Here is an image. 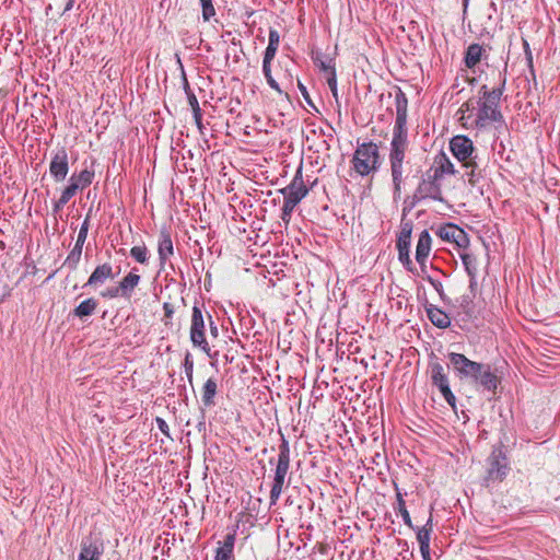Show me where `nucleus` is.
I'll return each instance as SVG.
<instances>
[{
    "label": "nucleus",
    "mask_w": 560,
    "mask_h": 560,
    "mask_svg": "<svg viewBox=\"0 0 560 560\" xmlns=\"http://www.w3.org/2000/svg\"><path fill=\"white\" fill-rule=\"evenodd\" d=\"M443 396V398L446 400V402L452 407L455 408L456 405V397L451 390L450 383L443 386H440L438 388Z\"/></svg>",
    "instance_id": "c9c22d12"
},
{
    "label": "nucleus",
    "mask_w": 560,
    "mask_h": 560,
    "mask_svg": "<svg viewBox=\"0 0 560 560\" xmlns=\"http://www.w3.org/2000/svg\"><path fill=\"white\" fill-rule=\"evenodd\" d=\"M428 281L434 287L438 292H442V283L433 278L429 277Z\"/></svg>",
    "instance_id": "13d9d810"
},
{
    "label": "nucleus",
    "mask_w": 560,
    "mask_h": 560,
    "mask_svg": "<svg viewBox=\"0 0 560 560\" xmlns=\"http://www.w3.org/2000/svg\"><path fill=\"white\" fill-rule=\"evenodd\" d=\"M137 268H133L128 275H126L119 282V290L122 291V298L129 299L139 284L141 278L136 273Z\"/></svg>",
    "instance_id": "4be33fe9"
},
{
    "label": "nucleus",
    "mask_w": 560,
    "mask_h": 560,
    "mask_svg": "<svg viewBox=\"0 0 560 560\" xmlns=\"http://www.w3.org/2000/svg\"><path fill=\"white\" fill-rule=\"evenodd\" d=\"M396 119L393 128V138L389 148V163H405L408 150L407 107L406 94L398 90L395 95Z\"/></svg>",
    "instance_id": "f257e3e1"
},
{
    "label": "nucleus",
    "mask_w": 560,
    "mask_h": 560,
    "mask_svg": "<svg viewBox=\"0 0 560 560\" xmlns=\"http://www.w3.org/2000/svg\"><path fill=\"white\" fill-rule=\"evenodd\" d=\"M399 514L401 515V517H402V520H404V523H405L408 527H410V528L415 529V527H413V525H412L411 517H410V515H409L408 510H407V509H404V511H402V512H400Z\"/></svg>",
    "instance_id": "603ef678"
},
{
    "label": "nucleus",
    "mask_w": 560,
    "mask_h": 560,
    "mask_svg": "<svg viewBox=\"0 0 560 560\" xmlns=\"http://www.w3.org/2000/svg\"><path fill=\"white\" fill-rule=\"evenodd\" d=\"M395 490H396V506H395V510L400 513L404 511V509H407L406 508V502L404 500V495L400 491V489L395 486Z\"/></svg>",
    "instance_id": "37998d69"
},
{
    "label": "nucleus",
    "mask_w": 560,
    "mask_h": 560,
    "mask_svg": "<svg viewBox=\"0 0 560 560\" xmlns=\"http://www.w3.org/2000/svg\"><path fill=\"white\" fill-rule=\"evenodd\" d=\"M189 338L194 347L210 355V346L206 339V325L201 306L195 304L191 311Z\"/></svg>",
    "instance_id": "0eeeda50"
},
{
    "label": "nucleus",
    "mask_w": 560,
    "mask_h": 560,
    "mask_svg": "<svg viewBox=\"0 0 560 560\" xmlns=\"http://www.w3.org/2000/svg\"><path fill=\"white\" fill-rule=\"evenodd\" d=\"M500 383V377L491 370V366L485 364L482 375H480L477 386H480L483 390L489 393H495Z\"/></svg>",
    "instance_id": "aec40b11"
},
{
    "label": "nucleus",
    "mask_w": 560,
    "mask_h": 560,
    "mask_svg": "<svg viewBox=\"0 0 560 560\" xmlns=\"http://www.w3.org/2000/svg\"><path fill=\"white\" fill-rule=\"evenodd\" d=\"M524 46V54L527 62V67L529 69L530 75L535 79V69H534V61H533V54L529 47V44L527 40H523Z\"/></svg>",
    "instance_id": "4c0bfd02"
},
{
    "label": "nucleus",
    "mask_w": 560,
    "mask_h": 560,
    "mask_svg": "<svg viewBox=\"0 0 560 560\" xmlns=\"http://www.w3.org/2000/svg\"><path fill=\"white\" fill-rule=\"evenodd\" d=\"M298 88H299V90H300V92H301V94H302L303 98L305 100V102H306L308 105L314 106V105H313V102H312V98H311V96H310V94H308V92H307L306 86H305L301 81H299V82H298Z\"/></svg>",
    "instance_id": "09e8293b"
},
{
    "label": "nucleus",
    "mask_w": 560,
    "mask_h": 560,
    "mask_svg": "<svg viewBox=\"0 0 560 560\" xmlns=\"http://www.w3.org/2000/svg\"><path fill=\"white\" fill-rule=\"evenodd\" d=\"M277 459H269V464H276L273 481L270 490V504H276L279 500L285 483V478L290 467V444L282 433Z\"/></svg>",
    "instance_id": "20e7f679"
},
{
    "label": "nucleus",
    "mask_w": 560,
    "mask_h": 560,
    "mask_svg": "<svg viewBox=\"0 0 560 560\" xmlns=\"http://www.w3.org/2000/svg\"><path fill=\"white\" fill-rule=\"evenodd\" d=\"M280 43V35L277 30L270 28L269 30V37H268V46L275 47L278 49Z\"/></svg>",
    "instance_id": "79ce46f5"
},
{
    "label": "nucleus",
    "mask_w": 560,
    "mask_h": 560,
    "mask_svg": "<svg viewBox=\"0 0 560 560\" xmlns=\"http://www.w3.org/2000/svg\"><path fill=\"white\" fill-rule=\"evenodd\" d=\"M450 150L463 164L477 160L472 141L466 136H455L450 141Z\"/></svg>",
    "instance_id": "9d476101"
},
{
    "label": "nucleus",
    "mask_w": 560,
    "mask_h": 560,
    "mask_svg": "<svg viewBox=\"0 0 560 560\" xmlns=\"http://www.w3.org/2000/svg\"><path fill=\"white\" fill-rule=\"evenodd\" d=\"M430 373H431V382L432 385L435 387H440L443 385L448 384V376L445 372L444 366L439 362H431L430 363Z\"/></svg>",
    "instance_id": "393cba45"
},
{
    "label": "nucleus",
    "mask_w": 560,
    "mask_h": 560,
    "mask_svg": "<svg viewBox=\"0 0 560 560\" xmlns=\"http://www.w3.org/2000/svg\"><path fill=\"white\" fill-rule=\"evenodd\" d=\"M94 178V171L93 170H82L78 175L72 174L69 182H74V185H78V189L83 190L84 188L89 187Z\"/></svg>",
    "instance_id": "cd10ccee"
},
{
    "label": "nucleus",
    "mask_w": 560,
    "mask_h": 560,
    "mask_svg": "<svg viewBox=\"0 0 560 560\" xmlns=\"http://www.w3.org/2000/svg\"><path fill=\"white\" fill-rule=\"evenodd\" d=\"M214 560H234L233 551L219 547L215 551Z\"/></svg>",
    "instance_id": "a19ab883"
},
{
    "label": "nucleus",
    "mask_w": 560,
    "mask_h": 560,
    "mask_svg": "<svg viewBox=\"0 0 560 560\" xmlns=\"http://www.w3.org/2000/svg\"><path fill=\"white\" fill-rule=\"evenodd\" d=\"M427 316L430 322L438 328L445 329L451 326V317L435 305L425 307Z\"/></svg>",
    "instance_id": "6ab92c4d"
},
{
    "label": "nucleus",
    "mask_w": 560,
    "mask_h": 560,
    "mask_svg": "<svg viewBox=\"0 0 560 560\" xmlns=\"http://www.w3.org/2000/svg\"><path fill=\"white\" fill-rule=\"evenodd\" d=\"M184 369L189 384H192L194 360L190 352L185 354Z\"/></svg>",
    "instance_id": "e433bc0d"
},
{
    "label": "nucleus",
    "mask_w": 560,
    "mask_h": 560,
    "mask_svg": "<svg viewBox=\"0 0 560 560\" xmlns=\"http://www.w3.org/2000/svg\"><path fill=\"white\" fill-rule=\"evenodd\" d=\"M97 307V301L94 298H89L82 301L74 310L73 315L79 318L91 316Z\"/></svg>",
    "instance_id": "bb28decb"
},
{
    "label": "nucleus",
    "mask_w": 560,
    "mask_h": 560,
    "mask_svg": "<svg viewBox=\"0 0 560 560\" xmlns=\"http://www.w3.org/2000/svg\"><path fill=\"white\" fill-rule=\"evenodd\" d=\"M432 532V517L430 516L427 523L417 529V540L419 542L420 549H427L430 547Z\"/></svg>",
    "instance_id": "c756f323"
},
{
    "label": "nucleus",
    "mask_w": 560,
    "mask_h": 560,
    "mask_svg": "<svg viewBox=\"0 0 560 560\" xmlns=\"http://www.w3.org/2000/svg\"><path fill=\"white\" fill-rule=\"evenodd\" d=\"M237 527L238 526L236 525L235 528H233V530L225 536L224 542L221 546L222 548L229 549L231 551L234 550V544H235V539H236Z\"/></svg>",
    "instance_id": "ea45409f"
},
{
    "label": "nucleus",
    "mask_w": 560,
    "mask_h": 560,
    "mask_svg": "<svg viewBox=\"0 0 560 560\" xmlns=\"http://www.w3.org/2000/svg\"><path fill=\"white\" fill-rule=\"evenodd\" d=\"M267 83H268V85H269L271 89H273V90H275V91H277L278 93H280V94L282 93V91H281V89H280V86H279V84L277 83V81H276L273 78H272V79H270L269 81H267Z\"/></svg>",
    "instance_id": "bf43d9fd"
},
{
    "label": "nucleus",
    "mask_w": 560,
    "mask_h": 560,
    "mask_svg": "<svg viewBox=\"0 0 560 560\" xmlns=\"http://www.w3.org/2000/svg\"><path fill=\"white\" fill-rule=\"evenodd\" d=\"M116 273L113 270V266L109 262H104L96 266L94 271L89 277L84 287H100L105 283L108 279H114Z\"/></svg>",
    "instance_id": "4468645a"
},
{
    "label": "nucleus",
    "mask_w": 560,
    "mask_h": 560,
    "mask_svg": "<svg viewBox=\"0 0 560 560\" xmlns=\"http://www.w3.org/2000/svg\"><path fill=\"white\" fill-rule=\"evenodd\" d=\"M218 392V384L214 378H208L201 389V400L205 407L214 406V397Z\"/></svg>",
    "instance_id": "5701e85b"
},
{
    "label": "nucleus",
    "mask_w": 560,
    "mask_h": 560,
    "mask_svg": "<svg viewBox=\"0 0 560 560\" xmlns=\"http://www.w3.org/2000/svg\"><path fill=\"white\" fill-rule=\"evenodd\" d=\"M101 295L103 298L113 299V298H117V296H122V291L119 290V285H118L116 288L107 289L106 291L102 292Z\"/></svg>",
    "instance_id": "49530a36"
},
{
    "label": "nucleus",
    "mask_w": 560,
    "mask_h": 560,
    "mask_svg": "<svg viewBox=\"0 0 560 560\" xmlns=\"http://www.w3.org/2000/svg\"><path fill=\"white\" fill-rule=\"evenodd\" d=\"M351 163L353 170L361 176L376 173L381 166L377 144L372 141L358 144Z\"/></svg>",
    "instance_id": "39448f33"
},
{
    "label": "nucleus",
    "mask_w": 560,
    "mask_h": 560,
    "mask_svg": "<svg viewBox=\"0 0 560 560\" xmlns=\"http://www.w3.org/2000/svg\"><path fill=\"white\" fill-rule=\"evenodd\" d=\"M485 48L477 43L470 44L465 51L464 63L468 69H474L482 59H486Z\"/></svg>",
    "instance_id": "a211bd4d"
},
{
    "label": "nucleus",
    "mask_w": 560,
    "mask_h": 560,
    "mask_svg": "<svg viewBox=\"0 0 560 560\" xmlns=\"http://www.w3.org/2000/svg\"><path fill=\"white\" fill-rule=\"evenodd\" d=\"M509 469V462L505 454L502 450L495 448L488 458V469L485 481L487 485L490 482H501L505 478Z\"/></svg>",
    "instance_id": "1a4fd4ad"
},
{
    "label": "nucleus",
    "mask_w": 560,
    "mask_h": 560,
    "mask_svg": "<svg viewBox=\"0 0 560 560\" xmlns=\"http://www.w3.org/2000/svg\"><path fill=\"white\" fill-rule=\"evenodd\" d=\"M202 8V19L208 22L212 16L215 15V10L212 4V0H199Z\"/></svg>",
    "instance_id": "f704fd0d"
},
{
    "label": "nucleus",
    "mask_w": 560,
    "mask_h": 560,
    "mask_svg": "<svg viewBox=\"0 0 560 560\" xmlns=\"http://www.w3.org/2000/svg\"><path fill=\"white\" fill-rule=\"evenodd\" d=\"M462 262L470 278V287L476 285V277H477V258L467 252L459 254Z\"/></svg>",
    "instance_id": "a878e982"
},
{
    "label": "nucleus",
    "mask_w": 560,
    "mask_h": 560,
    "mask_svg": "<svg viewBox=\"0 0 560 560\" xmlns=\"http://www.w3.org/2000/svg\"><path fill=\"white\" fill-rule=\"evenodd\" d=\"M78 190V185H74V182H69V185L62 190L59 199L54 202L52 212L55 214L60 212L70 199L75 196Z\"/></svg>",
    "instance_id": "b1692460"
},
{
    "label": "nucleus",
    "mask_w": 560,
    "mask_h": 560,
    "mask_svg": "<svg viewBox=\"0 0 560 560\" xmlns=\"http://www.w3.org/2000/svg\"><path fill=\"white\" fill-rule=\"evenodd\" d=\"M208 319H209V327H210V332L213 337H218L219 335V329H218V326L214 324V322L212 320V317L210 314H208Z\"/></svg>",
    "instance_id": "6e6d98bb"
},
{
    "label": "nucleus",
    "mask_w": 560,
    "mask_h": 560,
    "mask_svg": "<svg viewBox=\"0 0 560 560\" xmlns=\"http://www.w3.org/2000/svg\"><path fill=\"white\" fill-rule=\"evenodd\" d=\"M483 368H485V364L481 363V369H478L477 372H475L474 375L469 376L468 380H470L475 385H478L479 383V377L480 375H482V372H483Z\"/></svg>",
    "instance_id": "5fc2aeb1"
},
{
    "label": "nucleus",
    "mask_w": 560,
    "mask_h": 560,
    "mask_svg": "<svg viewBox=\"0 0 560 560\" xmlns=\"http://www.w3.org/2000/svg\"><path fill=\"white\" fill-rule=\"evenodd\" d=\"M420 552H421L423 560H431L430 547H428L427 549H420Z\"/></svg>",
    "instance_id": "680f3d73"
},
{
    "label": "nucleus",
    "mask_w": 560,
    "mask_h": 560,
    "mask_svg": "<svg viewBox=\"0 0 560 560\" xmlns=\"http://www.w3.org/2000/svg\"><path fill=\"white\" fill-rule=\"evenodd\" d=\"M69 172V158L65 148L58 149L49 163V173L55 182L60 183L66 179Z\"/></svg>",
    "instance_id": "ddd939ff"
},
{
    "label": "nucleus",
    "mask_w": 560,
    "mask_h": 560,
    "mask_svg": "<svg viewBox=\"0 0 560 560\" xmlns=\"http://www.w3.org/2000/svg\"><path fill=\"white\" fill-rule=\"evenodd\" d=\"M389 165L393 180L394 199H399L401 197V188L404 183V163H389Z\"/></svg>",
    "instance_id": "412c9836"
},
{
    "label": "nucleus",
    "mask_w": 560,
    "mask_h": 560,
    "mask_svg": "<svg viewBox=\"0 0 560 560\" xmlns=\"http://www.w3.org/2000/svg\"><path fill=\"white\" fill-rule=\"evenodd\" d=\"M472 109H474V106L469 102H466L460 106L459 112L465 113V112H470Z\"/></svg>",
    "instance_id": "052dcab7"
},
{
    "label": "nucleus",
    "mask_w": 560,
    "mask_h": 560,
    "mask_svg": "<svg viewBox=\"0 0 560 560\" xmlns=\"http://www.w3.org/2000/svg\"><path fill=\"white\" fill-rule=\"evenodd\" d=\"M159 430L167 438H170V428L166 421L160 417L155 419Z\"/></svg>",
    "instance_id": "de8ad7c7"
},
{
    "label": "nucleus",
    "mask_w": 560,
    "mask_h": 560,
    "mask_svg": "<svg viewBox=\"0 0 560 560\" xmlns=\"http://www.w3.org/2000/svg\"><path fill=\"white\" fill-rule=\"evenodd\" d=\"M506 84V68L499 71V84L491 91L487 85H482L479 93L482 95L483 101L479 104V109L475 124L478 128H483L490 122L502 121L503 116L500 110V100L503 95Z\"/></svg>",
    "instance_id": "f03ea898"
},
{
    "label": "nucleus",
    "mask_w": 560,
    "mask_h": 560,
    "mask_svg": "<svg viewBox=\"0 0 560 560\" xmlns=\"http://www.w3.org/2000/svg\"><path fill=\"white\" fill-rule=\"evenodd\" d=\"M413 224L411 221H401L400 232L396 241L398 260L409 272H415L416 268L410 258V244Z\"/></svg>",
    "instance_id": "6e6552de"
},
{
    "label": "nucleus",
    "mask_w": 560,
    "mask_h": 560,
    "mask_svg": "<svg viewBox=\"0 0 560 560\" xmlns=\"http://www.w3.org/2000/svg\"><path fill=\"white\" fill-rule=\"evenodd\" d=\"M439 180L440 178L438 177V175H434L432 173V170L428 171L422 176L421 180L418 184V187L416 188L412 195V203L416 205L417 202L423 199H433L436 201H442V188Z\"/></svg>",
    "instance_id": "423d86ee"
},
{
    "label": "nucleus",
    "mask_w": 560,
    "mask_h": 560,
    "mask_svg": "<svg viewBox=\"0 0 560 560\" xmlns=\"http://www.w3.org/2000/svg\"><path fill=\"white\" fill-rule=\"evenodd\" d=\"M163 311H164V316L166 318H172L173 317V314H174V307L171 303L168 302H165L163 304Z\"/></svg>",
    "instance_id": "864d4df0"
},
{
    "label": "nucleus",
    "mask_w": 560,
    "mask_h": 560,
    "mask_svg": "<svg viewBox=\"0 0 560 560\" xmlns=\"http://www.w3.org/2000/svg\"><path fill=\"white\" fill-rule=\"evenodd\" d=\"M89 226H90V215L88 214L79 230L77 242L74 245H80V247H83V245L86 241V237H88Z\"/></svg>",
    "instance_id": "72a5a7b5"
},
{
    "label": "nucleus",
    "mask_w": 560,
    "mask_h": 560,
    "mask_svg": "<svg viewBox=\"0 0 560 560\" xmlns=\"http://www.w3.org/2000/svg\"><path fill=\"white\" fill-rule=\"evenodd\" d=\"M82 248L83 247H80V245H74V247L71 249V252L69 253L68 257L66 258V261H65V265L71 269V270H75L79 262H80V259H81V255H82Z\"/></svg>",
    "instance_id": "2f4dec72"
},
{
    "label": "nucleus",
    "mask_w": 560,
    "mask_h": 560,
    "mask_svg": "<svg viewBox=\"0 0 560 560\" xmlns=\"http://www.w3.org/2000/svg\"><path fill=\"white\" fill-rule=\"evenodd\" d=\"M130 255L138 262L145 265L149 262V250L145 245L142 246H133L130 249Z\"/></svg>",
    "instance_id": "473e14b6"
},
{
    "label": "nucleus",
    "mask_w": 560,
    "mask_h": 560,
    "mask_svg": "<svg viewBox=\"0 0 560 560\" xmlns=\"http://www.w3.org/2000/svg\"><path fill=\"white\" fill-rule=\"evenodd\" d=\"M158 254L160 266L164 267L166 261L174 255V246L170 232L166 229L161 230L158 242Z\"/></svg>",
    "instance_id": "dca6fc26"
},
{
    "label": "nucleus",
    "mask_w": 560,
    "mask_h": 560,
    "mask_svg": "<svg viewBox=\"0 0 560 560\" xmlns=\"http://www.w3.org/2000/svg\"><path fill=\"white\" fill-rule=\"evenodd\" d=\"M432 173L434 175H438L439 178H441L444 174H451L454 175L456 173L454 164L450 161V159L442 154L440 160L438 161V166L432 170Z\"/></svg>",
    "instance_id": "7c9ffc66"
},
{
    "label": "nucleus",
    "mask_w": 560,
    "mask_h": 560,
    "mask_svg": "<svg viewBox=\"0 0 560 560\" xmlns=\"http://www.w3.org/2000/svg\"><path fill=\"white\" fill-rule=\"evenodd\" d=\"M104 552L103 542L91 538L83 539L78 560H101Z\"/></svg>",
    "instance_id": "2eb2a0df"
},
{
    "label": "nucleus",
    "mask_w": 560,
    "mask_h": 560,
    "mask_svg": "<svg viewBox=\"0 0 560 560\" xmlns=\"http://www.w3.org/2000/svg\"><path fill=\"white\" fill-rule=\"evenodd\" d=\"M447 357L459 378L468 380L478 369H481V363L469 360L463 353L450 352Z\"/></svg>",
    "instance_id": "f8f14e48"
},
{
    "label": "nucleus",
    "mask_w": 560,
    "mask_h": 560,
    "mask_svg": "<svg viewBox=\"0 0 560 560\" xmlns=\"http://www.w3.org/2000/svg\"><path fill=\"white\" fill-rule=\"evenodd\" d=\"M432 238L428 230H423L418 238L416 247V260L422 269L425 267L427 259L431 252Z\"/></svg>",
    "instance_id": "f3484780"
},
{
    "label": "nucleus",
    "mask_w": 560,
    "mask_h": 560,
    "mask_svg": "<svg viewBox=\"0 0 560 560\" xmlns=\"http://www.w3.org/2000/svg\"><path fill=\"white\" fill-rule=\"evenodd\" d=\"M184 90H185V92H186V94H187V95H188V92H192V91L190 90L189 83H188V81H187V79H186V77H185V75H184Z\"/></svg>",
    "instance_id": "e2e57ef3"
},
{
    "label": "nucleus",
    "mask_w": 560,
    "mask_h": 560,
    "mask_svg": "<svg viewBox=\"0 0 560 560\" xmlns=\"http://www.w3.org/2000/svg\"><path fill=\"white\" fill-rule=\"evenodd\" d=\"M187 98L192 112L201 109L194 92H188Z\"/></svg>",
    "instance_id": "8fccbe9b"
},
{
    "label": "nucleus",
    "mask_w": 560,
    "mask_h": 560,
    "mask_svg": "<svg viewBox=\"0 0 560 560\" xmlns=\"http://www.w3.org/2000/svg\"><path fill=\"white\" fill-rule=\"evenodd\" d=\"M327 84L331 91V94L338 105V107L340 106L339 104V98H338V89H337V74L336 72H332L331 71V75H328L327 77Z\"/></svg>",
    "instance_id": "58836bf2"
},
{
    "label": "nucleus",
    "mask_w": 560,
    "mask_h": 560,
    "mask_svg": "<svg viewBox=\"0 0 560 560\" xmlns=\"http://www.w3.org/2000/svg\"><path fill=\"white\" fill-rule=\"evenodd\" d=\"M463 2H464V7L466 8L468 4V0H464Z\"/></svg>",
    "instance_id": "69168bd1"
},
{
    "label": "nucleus",
    "mask_w": 560,
    "mask_h": 560,
    "mask_svg": "<svg viewBox=\"0 0 560 560\" xmlns=\"http://www.w3.org/2000/svg\"><path fill=\"white\" fill-rule=\"evenodd\" d=\"M192 114H194V119H195L197 128L199 129L200 132H202L203 124H202V113H201V109L195 110V112H192Z\"/></svg>",
    "instance_id": "3c124183"
},
{
    "label": "nucleus",
    "mask_w": 560,
    "mask_h": 560,
    "mask_svg": "<svg viewBox=\"0 0 560 560\" xmlns=\"http://www.w3.org/2000/svg\"><path fill=\"white\" fill-rule=\"evenodd\" d=\"M319 69L324 72H326L328 75H331V71L336 72L335 66L332 63V60L329 59L328 61L320 60L319 63H317Z\"/></svg>",
    "instance_id": "a18cd8bd"
},
{
    "label": "nucleus",
    "mask_w": 560,
    "mask_h": 560,
    "mask_svg": "<svg viewBox=\"0 0 560 560\" xmlns=\"http://www.w3.org/2000/svg\"><path fill=\"white\" fill-rule=\"evenodd\" d=\"M463 166L466 168L464 177L467 178V182L469 183V185H471V186L477 185L479 179L481 178V170L479 168L477 160L467 162V163L463 164Z\"/></svg>",
    "instance_id": "c85d7f7f"
},
{
    "label": "nucleus",
    "mask_w": 560,
    "mask_h": 560,
    "mask_svg": "<svg viewBox=\"0 0 560 560\" xmlns=\"http://www.w3.org/2000/svg\"><path fill=\"white\" fill-rule=\"evenodd\" d=\"M277 50L278 49L275 47L267 46L265 54H264L262 65H271V61L273 60V58L277 54Z\"/></svg>",
    "instance_id": "c03bdc74"
},
{
    "label": "nucleus",
    "mask_w": 560,
    "mask_h": 560,
    "mask_svg": "<svg viewBox=\"0 0 560 560\" xmlns=\"http://www.w3.org/2000/svg\"><path fill=\"white\" fill-rule=\"evenodd\" d=\"M73 3H74V0H68L67 4L65 7V12L71 10L73 7Z\"/></svg>",
    "instance_id": "0e129e2a"
},
{
    "label": "nucleus",
    "mask_w": 560,
    "mask_h": 560,
    "mask_svg": "<svg viewBox=\"0 0 560 560\" xmlns=\"http://www.w3.org/2000/svg\"><path fill=\"white\" fill-rule=\"evenodd\" d=\"M262 72L267 81L273 78L271 74V65H262Z\"/></svg>",
    "instance_id": "4d7b16f0"
},
{
    "label": "nucleus",
    "mask_w": 560,
    "mask_h": 560,
    "mask_svg": "<svg viewBox=\"0 0 560 560\" xmlns=\"http://www.w3.org/2000/svg\"><path fill=\"white\" fill-rule=\"evenodd\" d=\"M435 234L443 241L454 243L459 248L466 249L469 245L467 233L454 223L440 225Z\"/></svg>",
    "instance_id": "9b49d317"
},
{
    "label": "nucleus",
    "mask_w": 560,
    "mask_h": 560,
    "mask_svg": "<svg viewBox=\"0 0 560 560\" xmlns=\"http://www.w3.org/2000/svg\"><path fill=\"white\" fill-rule=\"evenodd\" d=\"M312 186L308 187L303 178L300 164L290 184L279 190L284 197L281 208V219L284 222L290 221L294 208L307 196Z\"/></svg>",
    "instance_id": "7ed1b4c3"
}]
</instances>
